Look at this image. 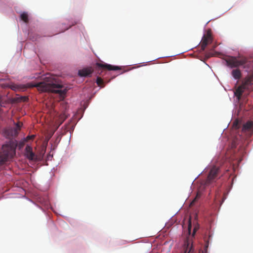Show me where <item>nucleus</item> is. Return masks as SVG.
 <instances>
[{
  "instance_id": "f257e3e1",
  "label": "nucleus",
  "mask_w": 253,
  "mask_h": 253,
  "mask_svg": "<svg viewBox=\"0 0 253 253\" xmlns=\"http://www.w3.org/2000/svg\"><path fill=\"white\" fill-rule=\"evenodd\" d=\"M27 87H36L39 91L58 93L61 96H63L67 92V89H62L63 86L56 80L48 83L40 82L36 84H28Z\"/></svg>"
},
{
  "instance_id": "f3484780",
  "label": "nucleus",
  "mask_w": 253,
  "mask_h": 253,
  "mask_svg": "<svg viewBox=\"0 0 253 253\" xmlns=\"http://www.w3.org/2000/svg\"><path fill=\"white\" fill-rule=\"evenodd\" d=\"M96 84L98 86H101L103 84V80L99 77H97L96 79Z\"/></svg>"
},
{
  "instance_id": "423d86ee",
  "label": "nucleus",
  "mask_w": 253,
  "mask_h": 253,
  "mask_svg": "<svg viewBox=\"0 0 253 253\" xmlns=\"http://www.w3.org/2000/svg\"><path fill=\"white\" fill-rule=\"evenodd\" d=\"M95 66V70L97 72V73L99 75H101L102 70L104 69H106L109 71H115L121 69V68L118 66H113L110 64L103 63V62H102L101 63H96Z\"/></svg>"
},
{
  "instance_id": "a211bd4d",
  "label": "nucleus",
  "mask_w": 253,
  "mask_h": 253,
  "mask_svg": "<svg viewBox=\"0 0 253 253\" xmlns=\"http://www.w3.org/2000/svg\"><path fill=\"white\" fill-rule=\"evenodd\" d=\"M26 142V141H25L24 139L23 140L20 141L18 143V147L19 149H21L22 148H23L25 145Z\"/></svg>"
},
{
  "instance_id": "20e7f679",
  "label": "nucleus",
  "mask_w": 253,
  "mask_h": 253,
  "mask_svg": "<svg viewBox=\"0 0 253 253\" xmlns=\"http://www.w3.org/2000/svg\"><path fill=\"white\" fill-rule=\"evenodd\" d=\"M226 65L230 68H238L239 66H243L244 68H248L250 65L247 58L245 57L241 58L239 59L235 56H228L225 59Z\"/></svg>"
},
{
  "instance_id": "5701e85b",
  "label": "nucleus",
  "mask_w": 253,
  "mask_h": 253,
  "mask_svg": "<svg viewBox=\"0 0 253 253\" xmlns=\"http://www.w3.org/2000/svg\"><path fill=\"white\" fill-rule=\"evenodd\" d=\"M237 125H238V123L237 122L234 123V126H236V127L237 126Z\"/></svg>"
},
{
  "instance_id": "f8f14e48",
  "label": "nucleus",
  "mask_w": 253,
  "mask_h": 253,
  "mask_svg": "<svg viewBox=\"0 0 253 253\" xmlns=\"http://www.w3.org/2000/svg\"><path fill=\"white\" fill-rule=\"evenodd\" d=\"M253 130V123L248 121L245 123L243 126L242 131L246 132H251Z\"/></svg>"
},
{
  "instance_id": "6ab92c4d",
  "label": "nucleus",
  "mask_w": 253,
  "mask_h": 253,
  "mask_svg": "<svg viewBox=\"0 0 253 253\" xmlns=\"http://www.w3.org/2000/svg\"><path fill=\"white\" fill-rule=\"evenodd\" d=\"M35 135H28L25 138H24L25 141L27 142L30 140H33L35 138Z\"/></svg>"
},
{
  "instance_id": "0eeeda50",
  "label": "nucleus",
  "mask_w": 253,
  "mask_h": 253,
  "mask_svg": "<svg viewBox=\"0 0 253 253\" xmlns=\"http://www.w3.org/2000/svg\"><path fill=\"white\" fill-rule=\"evenodd\" d=\"M212 41V39L211 33L208 32L202 38L201 41V49L204 50L207 45L211 43Z\"/></svg>"
},
{
  "instance_id": "39448f33",
  "label": "nucleus",
  "mask_w": 253,
  "mask_h": 253,
  "mask_svg": "<svg viewBox=\"0 0 253 253\" xmlns=\"http://www.w3.org/2000/svg\"><path fill=\"white\" fill-rule=\"evenodd\" d=\"M220 169L218 167L212 166L210 169L208 177L205 182L206 185H209L215 181L218 178Z\"/></svg>"
},
{
  "instance_id": "2eb2a0df",
  "label": "nucleus",
  "mask_w": 253,
  "mask_h": 253,
  "mask_svg": "<svg viewBox=\"0 0 253 253\" xmlns=\"http://www.w3.org/2000/svg\"><path fill=\"white\" fill-rule=\"evenodd\" d=\"M10 88L12 90H18V89L24 90V89L25 88V87H23V88H21L19 85H17V84H11L10 85Z\"/></svg>"
},
{
  "instance_id": "ddd939ff",
  "label": "nucleus",
  "mask_w": 253,
  "mask_h": 253,
  "mask_svg": "<svg viewBox=\"0 0 253 253\" xmlns=\"http://www.w3.org/2000/svg\"><path fill=\"white\" fill-rule=\"evenodd\" d=\"M231 74L235 80H239L242 77L241 71L238 68L232 70Z\"/></svg>"
},
{
  "instance_id": "7ed1b4c3",
  "label": "nucleus",
  "mask_w": 253,
  "mask_h": 253,
  "mask_svg": "<svg viewBox=\"0 0 253 253\" xmlns=\"http://www.w3.org/2000/svg\"><path fill=\"white\" fill-rule=\"evenodd\" d=\"M253 84V75H249L246 76L242 81V84L234 91V95L238 100L241 98L243 93L246 90L250 91V88Z\"/></svg>"
},
{
  "instance_id": "9b49d317",
  "label": "nucleus",
  "mask_w": 253,
  "mask_h": 253,
  "mask_svg": "<svg viewBox=\"0 0 253 253\" xmlns=\"http://www.w3.org/2000/svg\"><path fill=\"white\" fill-rule=\"evenodd\" d=\"M5 133L8 138L16 137L19 132L18 130L15 128H10L5 131Z\"/></svg>"
},
{
  "instance_id": "b1692460",
  "label": "nucleus",
  "mask_w": 253,
  "mask_h": 253,
  "mask_svg": "<svg viewBox=\"0 0 253 253\" xmlns=\"http://www.w3.org/2000/svg\"><path fill=\"white\" fill-rule=\"evenodd\" d=\"M196 228H194V230H193V234H195V233L196 232Z\"/></svg>"
},
{
  "instance_id": "412c9836",
  "label": "nucleus",
  "mask_w": 253,
  "mask_h": 253,
  "mask_svg": "<svg viewBox=\"0 0 253 253\" xmlns=\"http://www.w3.org/2000/svg\"><path fill=\"white\" fill-rule=\"evenodd\" d=\"M191 227H192L191 222V221H190V219L189 221V225H188V230H189V233L191 231Z\"/></svg>"
},
{
  "instance_id": "4468645a",
  "label": "nucleus",
  "mask_w": 253,
  "mask_h": 253,
  "mask_svg": "<svg viewBox=\"0 0 253 253\" xmlns=\"http://www.w3.org/2000/svg\"><path fill=\"white\" fill-rule=\"evenodd\" d=\"M20 18L22 20L24 21L25 23L28 22V15L26 12H23L20 15Z\"/></svg>"
},
{
  "instance_id": "6e6552de",
  "label": "nucleus",
  "mask_w": 253,
  "mask_h": 253,
  "mask_svg": "<svg viewBox=\"0 0 253 253\" xmlns=\"http://www.w3.org/2000/svg\"><path fill=\"white\" fill-rule=\"evenodd\" d=\"M183 253H194V249L191 241L187 238L183 245Z\"/></svg>"
},
{
  "instance_id": "f03ea898",
  "label": "nucleus",
  "mask_w": 253,
  "mask_h": 253,
  "mask_svg": "<svg viewBox=\"0 0 253 253\" xmlns=\"http://www.w3.org/2000/svg\"><path fill=\"white\" fill-rule=\"evenodd\" d=\"M16 145L13 142L3 145L0 153V166L12 159L15 155Z\"/></svg>"
},
{
  "instance_id": "4be33fe9",
  "label": "nucleus",
  "mask_w": 253,
  "mask_h": 253,
  "mask_svg": "<svg viewBox=\"0 0 253 253\" xmlns=\"http://www.w3.org/2000/svg\"><path fill=\"white\" fill-rule=\"evenodd\" d=\"M208 54H209V55H208L209 57L213 56V55L212 54H211V53H209Z\"/></svg>"
},
{
  "instance_id": "1a4fd4ad",
  "label": "nucleus",
  "mask_w": 253,
  "mask_h": 253,
  "mask_svg": "<svg viewBox=\"0 0 253 253\" xmlns=\"http://www.w3.org/2000/svg\"><path fill=\"white\" fill-rule=\"evenodd\" d=\"M25 155L30 160H33L36 158V155L33 152L32 147L29 145H27L25 148Z\"/></svg>"
},
{
  "instance_id": "9d476101",
  "label": "nucleus",
  "mask_w": 253,
  "mask_h": 253,
  "mask_svg": "<svg viewBox=\"0 0 253 253\" xmlns=\"http://www.w3.org/2000/svg\"><path fill=\"white\" fill-rule=\"evenodd\" d=\"M93 72L91 67L83 68L79 70L78 74L80 77H87L90 75Z\"/></svg>"
},
{
  "instance_id": "dca6fc26",
  "label": "nucleus",
  "mask_w": 253,
  "mask_h": 253,
  "mask_svg": "<svg viewBox=\"0 0 253 253\" xmlns=\"http://www.w3.org/2000/svg\"><path fill=\"white\" fill-rule=\"evenodd\" d=\"M201 193L200 192H198L194 200L191 202L190 205H193L195 204V203L201 197Z\"/></svg>"
},
{
  "instance_id": "aec40b11",
  "label": "nucleus",
  "mask_w": 253,
  "mask_h": 253,
  "mask_svg": "<svg viewBox=\"0 0 253 253\" xmlns=\"http://www.w3.org/2000/svg\"><path fill=\"white\" fill-rule=\"evenodd\" d=\"M22 125V123H21L20 122H19L16 124V127L15 128H16L17 129H18V131H19Z\"/></svg>"
}]
</instances>
